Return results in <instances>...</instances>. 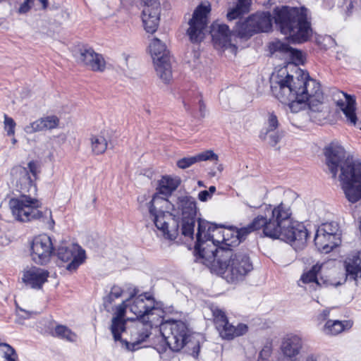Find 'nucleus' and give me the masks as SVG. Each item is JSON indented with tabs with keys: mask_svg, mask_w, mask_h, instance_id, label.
Instances as JSON below:
<instances>
[{
	"mask_svg": "<svg viewBox=\"0 0 361 361\" xmlns=\"http://www.w3.org/2000/svg\"><path fill=\"white\" fill-rule=\"evenodd\" d=\"M216 224L198 219L194 255L196 261L208 267L217 274H226L228 281L244 280L253 269L247 252L228 247H219L220 240L214 239Z\"/></svg>",
	"mask_w": 361,
	"mask_h": 361,
	"instance_id": "f257e3e1",
	"label": "nucleus"
},
{
	"mask_svg": "<svg viewBox=\"0 0 361 361\" xmlns=\"http://www.w3.org/2000/svg\"><path fill=\"white\" fill-rule=\"evenodd\" d=\"M290 208L283 203L271 210L269 217L257 216L247 226L240 228H230L214 232L222 235L219 247L234 248L244 241L252 232L262 228L265 236L272 239H279L296 247L303 246L308 238L307 229L302 224L293 222Z\"/></svg>",
	"mask_w": 361,
	"mask_h": 361,
	"instance_id": "f03ea898",
	"label": "nucleus"
},
{
	"mask_svg": "<svg viewBox=\"0 0 361 361\" xmlns=\"http://www.w3.org/2000/svg\"><path fill=\"white\" fill-rule=\"evenodd\" d=\"M271 91L283 103L307 102L309 108L313 111H320L319 106L323 102L324 95L320 84L310 78L307 72L299 70L297 76L287 73L284 78H279L271 85Z\"/></svg>",
	"mask_w": 361,
	"mask_h": 361,
	"instance_id": "7ed1b4c3",
	"label": "nucleus"
},
{
	"mask_svg": "<svg viewBox=\"0 0 361 361\" xmlns=\"http://www.w3.org/2000/svg\"><path fill=\"white\" fill-rule=\"evenodd\" d=\"M34 179L27 168L23 167L19 170V177L16 181V188L22 195L16 198L9 200V207L15 219L20 222H27L32 220H39L46 222L50 226L54 225L51 211L45 209L39 210L41 202L32 195L37 192V186Z\"/></svg>",
	"mask_w": 361,
	"mask_h": 361,
	"instance_id": "20e7f679",
	"label": "nucleus"
},
{
	"mask_svg": "<svg viewBox=\"0 0 361 361\" xmlns=\"http://www.w3.org/2000/svg\"><path fill=\"white\" fill-rule=\"evenodd\" d=\"M308 9L304 6H276L274 9V19L281 32L288 37L293 43H304L313 35Z\"/></svg>",
	"mask_w": 361,
	"mask_h": 361,
	"instance_id": "39448f33",
	"label": "nucleus"
},
{
	"mask_svg": "<svg viewBox=\"0 0 361 361\" xmlns=\"http://www.w3.org/2000/svg\"><path fill=\"white\" fill-rule=\"evenodd\" d=\"M161 334L169 348L179 352L185 346L197 358L200 350V335H195L189 325L181 320H168L161 324Z\"/></svg>",
	"mask_w": 361,
	"mask_h": 361,
	"instance_id": "423d86ee",
	"label": "nucleus"
},
{
	"mask_svg": "<svg viewBox=\"0 0 361 361\" xmlns=\"http://www.w3.org/2000/svg\"><path fill=\"white\" fill-rule=\"evenodd\" d=\"M130 300L123 301L116 307V312L111 319L110 331L114 340L119 341L121 347L128 351H135L140 348V344L145 342L150 336V326L143 324H135L130 329V341L123 339L121 334L127 331L126 320L124 319L126 309L129 307Z\"/></svg>",
	"mask_w": 361,
	"mask_h": 361,
	"instance_id": "0eeeda50",
	"label": "nucleus"
},
{
	"mask_svg": "<svg viewBox=\"0 0 361 361\" xmlns=\"http://www.w3.org/2000/svg\"><path fill=\"white\" fill-rule=\"evenodd\" d=\"M340 170L338 178L345 197L355 203L361 199V162L349 155Z\"/></svg>",
	"mask_w": 361,
	"mask_h": 361,
	"instance_id": "6e6552de",
	"label": "nucleus"
},
{
	"mask_svg": "<svg viewBox=\"0 0 361 361\" xmlns=\"http://www.w3.org/2000/svg\"><path fill=\"white\" fill-rule=\"evenodd\" d=\"M138 293V289L134 288L130 293L129 309L136 316L138 320L137 324L149 325L151 331L153 322L156 318L161 317L160 314L162 312L155 306V300L151 295L147 293L137 295Z\"/></svg>",
	"mask_w": 361,
	"mask_h": 361,
	"instance_id": "1a4fd4ad",
	"label": "nucleus"
},
{
	"mask_svg": "<svg viewBox=\"0 0 361 361\" xmlns=\"http://www.w3.org/2000/svg\"><path fill=\"white\" fill-rule=\"evenodd\" d=\"M158 200V195H153L152 200L148 203L149 212L157 228L161 232L164 238L174 240L179 233H181V220L169 212L157 209L154 205Z\"/></svg>",
	"mask_w": 361,
	"mask_h": 361,
	"instance_id": "9d476101",
	"label": "nucleus"
},
{
	"mask_svg": "<svg viewBox=\"0 0 361 361\" xmlns=\"http://www.w3.org/2000/svg\"><path fill=\"white\" fill-rule=\"evenodd\" d=\"M157 75L164 83H169L172 78L171 57L166 45L158 38H154L149 45Z\"/></svg>",
	"mask_w": 361,
	"mask_h": 361,
	"instance_id": "9b49d317",
	"label": "nucleus"
},
{
	"mask_svg": "<svg viewBox=\"0 0 361 361\" xmlns=\"http://www.w3.org/2000/svg\"><path fill=\"white\" fill-rule=\"evenodd\" d=\"M177 204L182 214L181 234L185 238H193L197 215L195 200L190 196H181L178 198Z\"/></svg>",
	"mask_w": 361,
	"mask_h": 361,
	"instance_id": "f8f14e48",
	"label": "nucleus"
},
{
	"mask_svg": "<svg viewBox=\"0 0 361 361\" xmlns=\"http://www.w3.org/2000/svg\"><path fill=\"white\" fill-rule=\"evenodd\" d=\"M211 11L209 3L200 4L194 11L189 20L187 34L192 43L200 42L204 37V30L207 26V16Z\"/></svg>",
	"mask_w": 361,
	"mask_h": 361,
	"instance_id": "ddd939ff",
	"label": "nucleus"
},
{
	"mask_svg": "<svg viewBox=\"0 0 361 361\" xmlns=\"http://www.w3.org/2000/svg\"><path fill=\"white\" fill-rule=\"evenodd\" d=\"M30 255L34 262L39 265H46L54 252L51 238L47 234L35 236L30 245Z\"/></svg>",
	"mask_w": 361,
	"mask_h": 361,
	"instance_id": "4468645a",
	"label": "nucleus"
},
{
	"mask_svg": "<svg viewBox=\"0 0 361 361\" xmlns=\"http://www.w3.org/2000/svg\"><path fill=\"white\" fill-rule=\"evenodd\" d=\"M73 56L77 63L95 72H103L106 62L102 54L94 51L88 45H82L74 51Z\"/></svg>",
	"mask_w": 361,
	"mask_h": 361,
	"instance_id": "2eb2a0df",
	"label": "nucleus"
},
{
	"mask_svg": "<svg viewBox=\"0 0 361 361\" xmlns=\"http://www.w3.org/2000/svg\"><path fill=\"white\" fill-rule=\"evenodd\" d=\"M56 255L62 262H70L66 267V269L70 271H75L85 259V251L75 244L59 246L56 250Z\"/></svg>",
	"mask_w": 361,
	"mask_h": 361,
	"instance_id": "dca6fc26",
	"label": "nucleus"
},
{
	"mask_svg": "<svg viewBox=\"0 0 361 361\" xmlns=\"http://www.w3.org/2000/svg\"><path fill=\"white\" fill-rule=\"evenodd\" d=\"M324 155L326 157V164L335 178L337 175L338 169L347 160L348 155L344 148L338 143L331 142L324 148Z\"/></svg>",
	"mask_w": 361,
	"mask_h": 361,
	"instance_id": "f3484780",
	"label": "nucleus"
},
{
	"mask_svg": "<svg viewBox=\"0 0 361 361\" xmlns=\"http://www.w3.org/2000/svg\"><path fill=\"white\" fill-rule=\"evenodd\" d=\"M160 3L157 0H149L146 3L142 13L145 30L149 33L157 31L159 23Z\"/></svg>",
	"mask_w": 361,
	"mask_h": 361,
	"instance_id": "a211bd4d",
	"label": "nucleus"
},
{
	"mask_svg": "<svg viewBox=\"0 0 361 361\" xmlns=\"http://www.w3.org/2000/svg\"><path fill=\"white\" fill-rule=\"evenodd\" d=\"M49 274V273L47 270L32 267L23 271L22 280L25 286L34 289H40L47 281Z\"/></svg>",
	"mask_w": 361,
	"mask_h": 361,
	"instance_id": "6ab92c4d",
	"label": "nucleus"
},
{
	"mask_svg": "<svg viewBox=\"0 0 361 361\" xmlns=\"http://www.w3.org/2000/svg\"><path fill=\"white\" fill-rule=\"evenodd\" d=\"M302 348V338L296 335L284 338L281 345L282 354L288 361H296Z\"/></svg>",
	"mask_w": 361,
	"mask_h": 361,
	"instance_id": "aec40b11",
	"label": "nucleus"
},
{
	"mask_svg": "<svg viewBox=\"0 0 361 361\" xmlns=\"http://www.w3.org/2000/svg\"><path fill=\"white\" fill-rule=\"evenodd\" d=\"M322 269V265L316 264L313 265L310 270L304 272L301 277L300 281L304 283H315L318 287H329V286H338L341 283L340 282L334 283L326 277L320 276L317 277L318 274Z\"/></svg>",
	"mask_w": 361,
	"mask_h": 361,
	"instance_id": "412c9836",
	"label": "nucleus"
},
{
	"mask_svg": "<svg viewBox=\"0 0 361 361\" xmlns=\"http://www.w3.org/2000/svg\"><path fill=\"white\" fill-rule=\"evenodd\" d=\"M249 21L255 34L269 32L272 27V16L269 11L252 14L249 16Z\"/></svg>",
	"mask_w": 361,
	"mask_h": 361,
	"instance_id": "4be33fe9",
	"label": "nucleus"
},
{
	"mask_svg": "<svg viewBox=\"0 0 361 361\" xmlns=\"http://www.w3.org/2000/svg\"><path fill=\"white\" fill-rule=\"evenodd\" d=\"M345 101H338L337 106L343 111L348 123L361 129V121H358L355 110V99L353 97L345 94Z\"/></svg>",
	"mask_w": 361,
	"mask_h": 361,
	"instance_id": "5701e85b",
	"label": "nucleus"
},
{
	"mask_svg": "<svg viewBox=\"0 0 361 361\" xmlns=\"http://www.w3.org/2000/svg\"><path fill=\"white\" fill-rule=\"evenodd\" d=\"M211 34L212 39L215 44L221 47H226L231 41V37L235 35L233 30L226 24H220L214 22L211 25Z\"/></svg>",
	"mask_w": 361,
	"mask_h": 361,
	"instance_id": "b1692460",
	"label": "nucleus"
},
{
	"mask_svg": "<svg viewBox=\"0 0 361 361\" xmlns=\"http://www.w3.org/2000/svg\"><path fill=\"white\" fill-rule=\"evenodd\" d=\"M59 123V119L56 116H48L40 118L24 128L27 134H32L36 132L51 130L56 128Z\"/></svg>",
	"mask_w": 361,
	"mask_h": 361,
	"instance_id": "393cba45",
	"label": "nucleus"
},
{
	"mask_svg": "<svg viewBox=\"0 0 361 361\" xmlns=\"http://www.w3.org/2000/svg\"><path fill=\"white\" fill-rule=\"evenodd\" d=\"M346 279L354 281L357 285L358 280H361V252L353 255L345 261Z\"/></svg>",
	"mask_w": 361,
	"mask_h": 361,
	"instance_id": "a878e982",
	"label": "nucleus"
},
{
	"mask_svg": "<svg viewBox=\"0 0 361 361\" xmlns=\"http://www.w3.org/2000/svg\"><path fill=\"white\" fill-rule=\"evenodd\" d=\"M180 184V179L179 178H172L169 176H164L159 180V184L157 188V193H156V195H159L160 194L165 197H169L178 188ZM154 195H155V194ZM159 200L163 202L166 201V198H160L159 196H158V200L155 202Z\"/></svg>",
	"mask_w": 361,
	"mask_h": 361,
	"instance_id": "bb28decb",
	"label": "nucleus"
},
{
	"mask_svg": "<svg viewBox=\"0 0 361 361\" xmlns=\"http://www.w3.org/2000/svg\"><path fill=\"white\" fill-rule=\"evenodd\" d=\"M314 242L318 250L322 252L329 253L332 251L334 247L338 246L341 240V239H336L335 237H331L328 234H325L317 230Z\"/></svg>",
	"mask_w": 361,
	"mask_h": 361,
	"instance_id": "cd10ccee",
	"label": "nucleus"
},
{
	"mask_svg": "<svg viewBox=\"0 0 361 361\" xmlns=\"http://www.w3.org/2000/svg\"><path fill=\"white\" fill-rule=\"evenodd\" d=\"M247 326L244 324H238L235 326L228 322V320L221 325V327H217L220 336L223 339L232 340L235 337L244 335L247 331Z\"/></svg>",
	"mask_w": 361,
	"mask_h": 361,
	"instance_id": "c85d7f7f",
	"label": "nucleus"
},
{
	"mask_svg": "<svg viewBox=\"0 0 361 361\" xmlns=\"http://www.w3.org/2000/svg\"><path fill=\"white\" fill-rule=\"evenodd\" d=\"M218 160V155L212 150H207L193 157H183L177 161L176 165L178 168L185 169L195 163L207 161Z\"/></svg>",
	"mask_w": 361,
	"mask_h": 361,
	"instance_id": "c756f323",
	"label": "nucleus"
},
{
	"mask_svg": "<svg viewBox=\"0 0 361 361\" xmlns=\"http://www.w3.org/2000/svg\"><path fill=\"white\" fill-rule=\"evenodd\" d=\"M353 322L351 320H331L329 319L322 328L324 334L329 336H336L345 330H348L353 326Z\"/></svg>",
	"mask_w": 361,
	"mask_h": 361,
	"instance_id": "7c9ffc66",
	"label": "nucleus"
},
{
	"mask_svg": "<svg viewBox=\"0 0 361 361\" xmlns=\"http://www.w3.org/2000/svg\"><path fill=\"white\" fill-rule=\"evenodd\" d=\"M251 5V0H238L236 5L227 13L228 20H233L248 13Z\"/></svg>",
	"mask_w": 361,
	"mask_h": 361,
	"instance_id": "2f4dec72",
	"label": "nucleus"
},
{
	"mask_svg": "<svg viewBox=\"0 0 361 361\" xmlns=\"http://www.w3.org/2000/svg\"><path fill=\"white\" fill-rule=\"evenodd\" d=\"M252 24L250 23L249 17L243 21H238L235 26L233 28L235 36L240 38H250L255 32L252 31Z\"/></svg>",
	"mask_w": 361,
	"mask_h": 361,
	"instance_id": "473e14b6",
	"label": "nucleus"
},
{
	"mask_svg": "<svg viewBox=\"0 0 361 361\" xmlns=\"http://www.w3.org/2000/svg\"><path fill=\"white\" fill-rule=\"evenodd\" d=\"M92 151L94 154L99 155L105 152L108 142L106 138L101 135H92L90 138Z\"/></svg>",
	"mask_w": 361,
	"mask_h": 361,
	"instance_id": "72a5a7b5",
	"label": "nucleus"
},
{
	"mask_svg": "<svg viewBox=\"0 0 361 361\" xmlns=\"http://www.w3.org/2000/svg\"><path fill=\"white\" fill-rule=\"evenodd\" d=\"M54 336L60 338L66 339L70 342L76 341L77 336L70 329L63 325H57L55 328Z\"/></svg>",
	"mask_w": 361,
	"mask_h": 361,
	"instance_id": "f704fd0d",
	"label": "nucleus"
},
{
	"mask_svg": "<svg viewBox=\"0 0 361 361\" xmlns=\"http://www.w3.org/2000/svg\"><path fill=\"white\" fill-rule=\"evenodd\" d=\"M317 231L325 234H328L331 237H335L336 239H341L340 234L338 233V224L334 222L324 224H323V226L322 228H319Z\"/></svg>",
	"mask_w": 361,
	"mask_h": 361,
	"instance_id": "c9c22d12",
	"label": "nucleus"
},
{
	"mask_svg": "<svg viewBox=\"0 0 361 361\" xmlns=\"http://www.w3.org/2000/svg\"><path fill=\"white\" fill-rule=\"evenodd\" d=\"M4 361H16L17 354L13 348L7 343L1 345Z\"/></svg>",
	"mask_w": 361,
	"mask_h": 361,
	"instance_id": "e433bc0d",
	"label": "nucleus"
},
{
	"mask_svg": "<svg viewBox=\"0 0 361 361\" xmlns=\"http://www.w3.org/2000/svg\"><path fill=\"white\" fill-rule=\"evenodd\" d=\"M212 314L214 317V323L216 329L221 327V325L228 321L227 316L222 310L216 307L212 310Z\"/></svg>",
	"mask_w": 361,
	"mask_h": 361,
	"instance_id": "4c0bfd02",
	"label": "nucleus"
},
{
	"mask_svg": "<svg viewBox=\"0 0 361 361\" xmlns=\"http://www.w3.org/2000/svg\"><path fill=\"white\" fill-rule=\"evenodd\" d=\"M260 138L262 140H268V143L274 147L275 146L281 139L282 135L279 133L278 132L271 131L267 135H265V132H261Z\"/></svg>",
	"mask_w": 361,
	"mask_h": 361,
	"instance_id": "58836bf2",
	"label": "nucleus"
},
{
	"mask_svg": "<svg viewBox=\"0 0 361 361\" xmlns=\"http://www.w3.org/2000/svg\"><path fill=\"white\" fill-rule=\"evenodd\" d=\"M271 52H281L283 54H288L290 52L292 47L286 42L277 41L273 42L270 46Z\"/></svg>",
	"mask_w": 361,
	"mask_h": 361,
	"instance_id": "ea45409f",
	"label": "nucleus"
},
{
	"mask_svg": "<svg viewBox=\"0 0 361 361\" xmlns=\"http://www.w3.org/2000/svg\"><path fill=\"white\" fill-rule=\"evenodd\" d=\"M288 55L290 57L293 63L295 65L298 66L304 64L305 57L300 50L292 48Z\"/></svg>",
	"mask_w": 361,
	"mask_h": 361,
	"instance_id": "a19ab883",
	"label": "nucleus"
},
{
	"mask_svg": "<svg viewBox=\"0 0 361 361\" xmlns=\"http://www.w3.org/2000/svg\"><path fill=\"white\" fill-rule=\"evenodd\" d=\"M4 129L8 136L13 135L15 134L16 122L11 118L4 114Z\"/></svg>",
	"mask_w": 361,
	"mask_h": 361,
	"instance_id": "79ce46f5",
	"label": "nucleus"
},
{
	"mask_svg": "<svg viewBox=\"0 0 361 361\" xmlns=\"http://www.w3.org/2000/svg\"><path fill=\"white\" fill-rule=\"evenodd\" d=\"M278 126L279 121L276 116L274 113L270 114L268 118V128L265 131V135H267L269 133L275 130Z\"/></svg>",
	"mask_w": 361,
	"mask_h": 361,
	"instance_id": "37998d69",
	"label": "nucleus"
},
{
	"mask_svg": "<svg viewBox=\"0 0 361 361\" xmlns=\"http://www.w3.org/2000/svg\"><path fill=\"white\" fill-rule=\"evenodd\" d=\"M35 0H25V1L20 6L18 12L20 14L27 13L34 4Z\"/></svg>",
	"mask_w": 361,
	"mask_h": 361,
	"instance_id": "c03bdc74",
	"label": "nucleus"
},
{
	"mask_svg": "<svg viewBox=\"0 0 361 361\" xmlns=\"http://www.w3.org/2000/svg\"><path fill=\"white\" fill-rule=\"evenodd\" d=\"M271 353V348L265 346L259 353L257 361H268Z\"/></svg>",
	"mask_w": 361,
	"mask_h": 361,
	"instance_id": "a18cd8bd",
	"label": "nucleus"
},
{
	"mask_svg": "<svg viewBox=\"0 0 361 361\" xmlns=\"http://www.w3.org/2000/svg\"><path fill=\"white\" fill-rule=\"evenodd\" d=\"M27 171H29L31 176L36 180L37 175V164L35 161H30L27 164Z\"/></svg>",
	"mask_w": 361,
	"mask_h": 361,
	"instance_id": "49530a36",
	"label": "nucleus"
},
{
	"mask_svg": "<svg viewBox=\"0 0 361 361\" xmlns=\"http://www.w3.org/2000/svg\"><path fill=\"white\" fill-rule=\"evenodd\" d=\"M304 361H326V358L321 354L312 353L308 355Z\"/></svg>",
	"mask_w": 361,
	"mask_h": 361,
	"instance_id": "de8ad7c7",
	"label": "nucleus"
},
{
	"mask_svg": "<svg viewBox=\"0 0 361 361\" xmlns=\"http://www.w3.org/2000/svg\"><path fill=\"white\" fill-rule=\"evenodd\" d=\"M110 293H111V295H114V298H118L122 295L123 290L118 286H114L111 288Z\"/></svg>",
	"mask_w": 361,
	"mask_h": 361,
	"instance_id": "09e8293b",
	"label": "nucleus"
},
{
	"mask_svg": "<svg viewBox=\"0 0 361 361\" xmlns=\"http://www.w3.org/2000/svg\"><path fill=\"white\" fill-rule=\"evenodd\" d=\"M212 197L210 195V193L207 190H202L198 194V199L201 202H206L209 199H210Z\"/></svg>",
	"mask_w": 361,
	"mask_h": 361,
	"instance_id": "8fccbe9b",
	"label": "nucleus"
},
{
	"mask_svg": "<svg viewBox=\"0 0 361 361\" xmlns=\"http://www.w3.org/2000/svg\"><path fill=\"white\" fill-rule=\"evenodd\" d=\"M115 299L116 298H114V295H111V293H109V294L104 298V305L105 308L111 305Z\"/></svg>",
	"mask_w": 361,
	"mask_h": 361,
	"instance_id": "3c124183",
	"label": "nucleus"
},
{
	"mask_svg": "<svg viewBox=\"0 0 361 361\" xmlns=\"http://www.w3.org/2000/svg\"><path fill=\"white\" fill-rule=\"evenodd\" d=\"M330 314V311L328 310H324L318 316L319 319L326 320Z\"/></svg>",
	"mask_w": 361,
	"mask_h": 361,
	"instance_id": "603ef678",
	"label": "nucleus"
},
{
	"mask_svg": "<svg viewBox=\"0 0 361 361\" xmlns=\"http://www.w3.org/2000/svg\"><path fill=\"white\" fill-rule=\"evenodd\" d=\"M18 311L22 312L24 313V314L20 315L24 319H29L31 317V315L33 314V312H29V311H26V310H25L23 308H19Z\"/></svg>",
	"mask_w": 361,
	"mask_h": 361,
	"instance_id": "864d4df0",
	"label": "nucleus"
},
{
	"mask_svg": "<svg viewBox=\"0 0 361 361\" xmlns=\"http://www.w3.org/2000/svg\"><path fill=\"white\" fill-rule=\"evenodd\" d=\"M199 104H200V114L202 117H204V111H205V105L202 100H200Z\"/></svg>",
	"mask_w": 361,
	"mask_h": 361,
	"instance_id": "5fc2aeb1",
	"label": "nucleus"
},
{
	"mask_svg": "<svg viewBox=\"0 0 361 361\" xmlns=\"http://www.w3.org/2000/svg\"><path fill=\"white\" fill-rule=\"evenodd\" d=\"M39 1L42 4L43 9H46L49 4L48 0H39Z\"/></svg>",
	"mask_w": 361,
	"mask_h": 361,
	"instance_id": "6e6d98bb",
	"label": "nucleus"
},
{
	"mask_svg": "<svg viewBox=\"0 0 361 361\" xmlns=\"http://www.w3.org/2000/svg\"><path fill=\"white\" fill-rule=\"evenodd\" d=\"M209 192L210 193V195L212 196L215 192H216V187L214 185H212L209 188Z\"/></svg>",
	"mask_w": 361,
	"mask_h": 361,
	"instance_id": "4d7b16f0",
	"label": "nucleus"
},
{
	"mask_svg": "<svg viewBox=\"0 0 361 361\" xmlns=\"http://www.w3.org/2000/svg\"><path fill=\"white\" fill-rule=\"evenodd\" d=\"M353 8V2H350L349 4V7H348L349 13H350L352 12Z\"/></svg>",
	"mask_w": 361,
	"mask_h": 361,
	"instance_id": "13d9d810",
	"label": "nucleus"
},
{
	"mask_svg": "<svg viewBox=\"0 0 361 361\" xmlns=\"http://www.w3.org/2000/svg\"><path fill=\"white\" fill-rule=\"evenodd\" d=\"M218 170L221 171L223 170V166L221 164H220L219 166H218Z\"/></svg>",
	"mask_w": 361,
	"mask_h": 361,
	"instance_id": "bf43d9fd",
	"label": "nucleus"
},
{
	"mask_svg": "<svg viewBox=\"0 0 361 361\" xmlns=\"http://www.w3.org/2000/svg\"><path fill=\"white\" fill-rule=\"evenodd\" d=\"M247 205L249 206L250 207H254V208H258L260 207V205L250 206L248 204H247Z\"/></svg>",
	"mask_w": 361,
	"mask_h": 361,
	"instance_id": "052dcab7",
	"label": "nucleus"
},
{
	"mask_svg": "<svg viewBox=\"0 0 361 361\" xmlns=\"http://www.w3.org/2000/svg\"><path fill=\"white\" fill-rule=\"evenodd\" d=\"M197 184H198L200 186H203V183H202V181H201V180H199V181H198V183H197Z\"/></svg>",
	"mask_w": 361,
	"mask_h": 361,
	"instance_id": "680f3d73",
	"label": "nucleus"
},
{
	"mask_svg": "<svg viewBox=\"0 0 361 361\" xmlns=\"http://www.w3.org/2000/svg\"><path fill=\"white\" fill-rule=\"evenodd\" d=\"M17 142V140L16 138L12 139V143L16 144Z\"/></svg>",
	"mask_w": 361,
	"mask_h": 361,
	"instance_id": "e2e57ef3",
	"label": "nucleus"
}]
</instances>
